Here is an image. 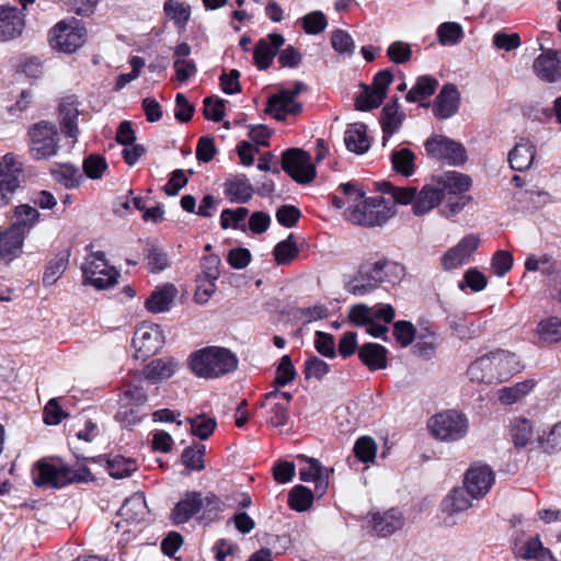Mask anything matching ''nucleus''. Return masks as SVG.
<instances>
[{"label":"nucleus","instance_id":"nucleus-1","mask_svg":"<svg viewBox=\"0 0 561 561\" xmlns=\"http://www.w3.org/2000/svg\"><path fill=\"white\" fill-rule=\"evenodd\" d=\"M522 368L516 354L497 350L472 362L467 368V376L473 382L491 385L507 380Z\"/></svg>","mask_w":561,"mask_h":561},{"label":"nucleus","instance_id":"nucleus-2","mask_svg":"<svg viewBox=\"0 0 561 561\" xmlns=\"http://www.w3.org/2000/svg\"><path fill=\"white\" fill-rule=\"evenodd\" d=\"M238 357L226 347L207 346L190 356L192 371L201 378L214 379L234 371Z\"/></svg>","mask_w":561,"mask_h":561},{"label":"nucleus","instance_id":"nucleus-3","mask_svg":"<svg viewBox=\"0 0 561 561\" xmlns=\"http://www.w3.org/2000/svg\"><path fill=\"white\" fill-rule=\"evenodd\" d=\"M93 480L90 469L81 466L73 469L69 466H56L46 461H38L33 473V481L42 488H62L70 483H82Z\"/></svg>","mask_w":561,"mask_h":561},{"label":"nucleus","instance_id":"nucleus-4","mask_svg":"<svg viewBox=\"0 0 561 561\" xmlns=\"http://www.w3.org/2000/svg\"><path fill=\"white\" fill-rule=\"evenodd\" d=\"M28 154L33 160H49L60 149V134L57 125L49 121H39L27 129Z\"/></svg>","mask_w":561,"mask_h":561},{"label":"nucleus","instance_id":"nucleus-5","mask_svg":"<svg viewBox=\"0 0 561 561\" xmlns=\"http://www.w3.org/2000/svg\"><path fill=\"white\" fill-rule=\"evenodd\" d=\"M397 268V264L385 259L363 263L357 274L346 284V289L355 296L370 294L381 284L391 282L390 273Z\"/></svg>","mask_w":561,"mask_h":561},{"label":"nucleus","instance_id":"nucleus-6","mask_svg":"<svg viewBox=\"0 0 561 561\" xmlns=\"http://www.w3.org/2000/svg\"><path fill=\"white\" fill-rule=\"evenodd\" d=\"M87 39V30L77 19L59 21L48 33V42L53 49L72 54L83 46Z\"/></svg>","mask_w":561,"mask_h":561},{"label":"nucleus","instance_id":"nucleus-7","mask_svg":"<svg viewBox=\"0 0 561 561\" xmlns=\"http://www.w3.org/2000/svg\"><path fill=\"white\" fill-rule=\"evenodd\" d=\"M393 215V205L381 196L370 197L364 204L348 208L346 211L348 221L366 227L382 226Z\"/></svg>","mask_w":561,"mask_h":561},{"label":"nucleus","instance_id":"nucleus-8","mask_svg":"<svg viewBox=\"0 0 561 561\" xmlns=\"http://www.w3.org/2000/svg\"><path fill=\"white\" fill-rule=\"evenodd\" d=\"M428 428L437 439L456 442L467 435L468 420L458 411L447 410L435 414L428 422Z\"/></svg>","mask_w":561,"mask_h":561},{"label":"nucleus","instance_id":"nucleus-9","mask_svg":"<svg viewBox=\"0 0 561 561\" xmlns=\"http://www.w3.org/2000/svg\"><path fill=\"white\" fill-rule=\"evenodd\" d=\"M84 284L98 289H105L116 284L119 273L114 266H110L102 251L93 252L87 256L82 265Z\"/></svg>","mask_w":561,"mask_h":561},{"label":"nucleus","instance_id":"nucleus-10","mask_svg":"<svg viewBox=\"0 0 561 561\" xmlns=\"http://www.w3.org/2000/svg\"><path fill=\"white\" fill-rule=\"evenodd\" d=\"M283 170L297 183L308 184L316 178V167L310 154L299 148H290L283 152Z\"/></svg>","mask_w":561,"mask_h":561},{"label":"nucleus","instance_id":"nucleus-11","mask_svg":"<svg viewBox=\"0 0 561 561\" xmlns=\"http://www.w3.org/2000/svg\"><path fill=\"white\" fill-rule=\"evenodd\" d=\"M165 343V336L159 324L144 322L134 334L133 345L136 358L145 360L154 355Z\"/></svg>","mask_w":561,"mask_h":561},{"label":"nucleus","instance_id":"nucleus-12","mask_svg":"<svg viewBox=\"0 0 561 561\" xmlns=\"http://www.w3.org/2000/svg\"><path fill=\"white\" fill-rule=\"evenodd\" d=\"M305 89L302 82H296L294 89H284L279 93L268 99L266 113L273 115L276 119L283 121L288 114H298L301 111V104L295 100L297 95Z\"/></svg>","mask_w":561,"mask_h":561},{"label":"nucleus","instance_id":"nucleus-13","mask_svg":"<svg viewBox=\"0 0 561 561\" xmlns=\"http://www.w3.org/2000/svg\"><path fill=\"white\" fill-rule=\"evenodd\" d=\"M541 54L533 62L535 76L547 83L561 81V53L539 45Z\"/></svg>","mask_w":561,"mask_h":561},{"label":"nucleus","instance_id":"nucleus-14","mask_svg":"<svg viewBox=\"0 0 561 561\" xmlns=\"http://www.w3.org/2000/svg\"><path fill=\"white\" fill-rule=\"evenodd\" d=\"M427 153L438 160H447L451 164H462L466 161V150L459 142L445 136H433L425 142Z\"/></svg>","mask_w":561,"mask_h":561},{"label":"nucleus","instance_id":"nucleus-15","mask_svg":"<svg viewBox=\"0 0 561 561\" xmlns=\"http://www.w3.org/2000/svg\"><path fill=\"white\" fill-rule=\"evenodd\" d=\"M495 480L494 473L485 465L471 466L465 476V489L471 499L483 497L491 489Z\"/></svg>","mask_w":561,"mask_h":561},{"label":"nucleus","instance_id":"nucleus-16","mask_svg":"<svg viewBox=\"0 0 561 561\" xmlns=\"http://www.w3.org/2000/svg\"><path fill=\"white\" fill-rule=\"evenodd\" d=\"M480 238L477 234L463 237L455 247L450 248L442 257L445 271H451L466 264L471 254L478 249Z\"/></svg>","mask_w":561,"mask_h":561},{"label":"nucleus","instance_id":"nucleus-17","mask_svg":"<svg viewBox=\"0 0 561 561\" xmlns=\"http://www.w3.org/2000/svg\"><path fill=\"white\" fill-rule=\"evenodd\" d=\"M23 3L22 10L10 4L0 5V42H9L19 37L24 30L23 10L26 9Z\"/></svg>","mask_w":561,"mask_h":561},{"label":"nucleus","instance_id":"nucleus-18","mask_svg":"<svg viewBox=\"0 0 561 561\" xmlns=\"http://www.w3.org/2000/svg\"><path fill=\"white\" fill-rule=\"evenodd\" d=\"M298 459L309 465L307 469L299 471L300 480L305 482L316 481V492L320 495L324 494L329 486L330 473L333 472V469H328L318 459L305 455L298 456Z\"/></svg>","mask_w":561,"mask_h":561},{"label":"nucleus","instance_id":"nucleus-19","mask_svg":"<svg viewBox=\"0 0 561 561\" xmlns=\"http://www.w3.org/2000/svg\"><path fill=\"white\" fill-rule=\"evenodd\" d=\"M176 296L178 289L173 284L156 287L146 299L145 308L150 313L167 312L171 309Z\"/></svg>","mask_w":561,"mask_h":561},{"label":"nucleus","instance_id":"nucleus-20","mask_svg":"<svg viewBox=\"0 0 561 561\" xmlns=\"http://www.w3.org/2000/svg\"><path fill=\"white\" fill-rule=\"evenodd\" d=\"M25 234L18 227H9L0 232V259L5 263L13 261L22 253Z\"/></svg>","mask_w":561,"mask_h":561},{"label":"nucleus","instance_id":"nucleus-21","mask_svg":"<svg viewBox=\"0 0 561 561\" xmlns=\"http://www.w3.org/2000/svg\"><path fill=\"white\" fill-rule=\"evenodd\" d=\"M444 193L439 188L436 180L422 187L415 193L413 203V213L416 216H423L436 207L444 198Z\"/></svg>","mask_w":561,"mask_h":561},{"label":"nucleus","instance_id":"nucleus-22","mask_svg":"<svg viewBox=\"0 0 561 561\" xmlns=\"http://www.w3.org/2000/svg\"><path fill=\"white\" fill-rule=\"evenodd\" d=\"M459 92L454 84H445L435 99L433 111L440 118L451 117L459 106Z\"/></svg>","mask_w":561,"mask_h":561},{"label":"nucleus","instance_id":"nucleus-23","mask_svg":"<svg viewBox=\"0 0 561 561\" xmlns=\"http://www.w3.org/2000/svg\"><path fill=\"white\" fill-rule=\"evenodd\" d=\"M370 524L377 535L389 536L404 526V517L400 511L391 508L383 513L373 514Z\"/></svg>","mask_w":561,"mask_h":561},{"label":"nucleus","instance_id":"nucleus-24","mask_svg":"<svg viewBox=\"0 0 561 561\" xmlns=\"http://www.w3.org/2000/svg\"><path fill=\"white\" fill-rule=\"evenodd\" d=\"M203 506L204 501L199 492H186L184 497L173 508L171 519L174 524H184L198 513Z\"/></svg>","mask_w":561,"mask_h":561},{"label":"nucleus","instance_id":"nucleus-25","mask_svg":"<svg viewBox=\"0 0 561 561\" xmlns=\"http://www.w3.org/2000/svg\"><path fill=\"white\" fill-rule=\"evenodd\" d=\"M284 37L280 34L273 33L266 39H261L254 49V61L260 69L270 67L278 48L284 44Z\"/></svg>","mask_w":561,"mask_h":561},{"label":"nucleus","instance_id":"nucleus-26","mask_svg":"<svg viewBox=\"0 0 561 561\" xmlns=\"http://www.w3.org/2000/svg\"><path fill=\"white\" fill-rule=\"evenodd\" d=\"M78 102L72 98L65 99L59 105V124L61 131L70 137L77 138L79 134L78 117H79Z\"/></svg>","mask_w":561,"mask_h":561},{"label":"nucleus","instance_id":"nucleus-27","mask_svg":"<svg viewBox=\"0 0 561 561\" xmlns=\"http://www.w3.org/2000/svg\"><path fill=\"white\" fill-rule=\"evenodd\" d=\"M404 118L405 114L400 111L397 98L382 108L380 117V124L385 135L382 138V146H386L388 138L399 130Z\"/></svg>","mask_w":561,"mask_h":561},{"label":"nucleus","instance_id":"nucleus-28","mask_svg":"<svg viewBox=\"0 0 561 561\" xmlns=\"http://www.w3.org/2000/svg\"><path fill=\"white\" fill-rule=\"evenodd\" d=\"M536 156L535 145L526 139L517 142L508 153V162L513 170L526 171L534 162Z\"/></svg>","mask_w":561,"mask_h":561},{"label":"nucleus","instance_id":"nucleus-29","mask_svg":"<svg viewBox=\"0 0 561 561\" xmlns=\"http://www.w3.org/2000/svg\"><path fill=\"white\" fill-rule=\"evenodd\" d=\"M367 126L363 123L348 125L344 133V144L347 150L357 154H363L370 148V142L366 136Z\"/></svg>","mask_w":561,"mask_h":561},{"label":"nucleus","instance_id":"nucleus-30","mask_svg":"<svg viewBox=\"0 0 561 561\" xmlns=\"http://www.w3.org/2000/svg\"><path fill=\"white\" fill-rule=\"evenodd\" d=\"M358 357L370 370L387 367V350L380 344H363L358 350Z\"/></svg>","mask_w":561,"mask_h":561},{"label":"nucleus","instance_id":"nucleus-31","mask_svg":"<svg viewBox=\"0 0 561 561\" xmlns=\"http://www.w3.org/2000/svg\"><path fill=\"white\" fill-rule=\"evenodd\" d=\"M179 367V362L173 357H163L150 362L144 369L148 380L158 381L171 378Z\"/></svg>","mask_w":561,"mask_h":561},{"label":"nucleus","instance_id":"nucleus-32","mask_svg":"<svg viewBox=\"0 0 561 561\" xmlns=\"http://www.w3.org/2000/svg\"><path fill=\"white\" fill-rule=\"evenodd\" d=\"M225 193L232 202L247 203L252 198L254 190L244 175H239L226 182Z\"/></svg>","mask_w":561,"mask_h":561},{"label":"nucleus","instance_id":"nucleus-33","mask_svg":"<svg viewBox=\"0 0 561 561\" xmlns=\"http://www.w3.org/2000/svg\"><path fill=\"white\" fill-rule=\"evenodd\" d=\"M436 182L444 194L445 192L449 194L462 193L471 186V179L456 171L444 173L436 179Z\"/></svg>","mask_w":561,"mask_h":561},{"label":"nucleus","instance_id":"nucleus-34","mask_svg":"<svg viewBox=\"0 0 561 561\" xmlns=\"http://www.w3.org/2000/svg\"><path fill=\"white\" fill-rule=\"evenodd\" d=\"M525 268L528 272L540 271L549 278V280L560 274L558 263L548 254H542L540 256H536L534 254L529 255L526 259Z\"/></svg>","mask_w":561,"mask_h":561},{"label":"nucleus","instance_id":"nucleus-35","mask_svg":"<svg viewBox=\"0 0 561 561\" xmlns=\"http://www.w3.org/2000/svg\"><path fill=\"white\" fill-rule=\"evenodd\" d=\"M466 489H454L442 502V511L454 515L467 511L472 506Z\"/></svg>","mask_w":561,"mask_h":561},{"label":"nucleus","instance_id":"nucleus-36","mask_svg":"<svg viewBox=\"0 0 561 561\" xmlns=\"http://www.w3.org/2000/svg\"><path fill=\"white\" fill-rule=\"evenodd\" d=\"M536 335L540 342L557 343L561 341V319L558 317H548L538 322Z\"/></svg>","mask_w":561,"mask_h":561},{"label":"nucleus","instance_id":"nucleus-37","mask_svg":"<svg viewBox=\"0 0 561 561\" xmlns=\"http://www.w3.org/2000/svg\"><path fill=\"white\" fill-rule=\"evenodd\" d=\"M393 170L403 175L411 176L415 171V154L409 148L393 150L391 153Z\"/></svg>","mask_w":561,"mask_h":561},{"label":"nucleus","instance_id":"nucleus-38","mask_svg":"<svg viewBox=\"0 0 561 561\" xmlns=\"http://www.w3.org/2000/svg\"><path fill=\"white\" fill-rule=\"evenodd\" d=\"M416 343L413 346V352L420 357L430 358L435 354L436 350V334L428 328L420 329L415 335Z\"/></svg>","mask_w":561,"mask_h":561},{"label":"nucleus","instance_id":"nucleus-39","mask_svg":"<svg viewBox=\"0 0 561 561\" xmlns=\"http://www.w3.org/2000/svg\"><path fill=\"white\" fill-rule=\"evenodd\" d=\"M14 215L16 220L11 225V227L20 228L23 234H26V232H28L39 219L38 210L27 204L16 206Z\"/></svg>","mask_w":561,"mask_h":561},{"label":"nucleus","instance_id":"nucleus-40","mask_svg":"<svg viewBox=\"0 0 561 561\" xmlns=\"http://www.w3.org/2000/svg\"><path fill=\"white\" fill-rule=\"evenodd\" d=\"M299 254V249L294 234L290 233L286 240L278 242L274 250L273 255L278 265H287L293 262Z\"/></svg>","mask_w":561,"mask_h":561},{"label":"nucleus","instance_id":"nucleus-41","mask_svg":"<svg viewBox=\"0 0 561 561\" xmlns=\"http://www.w3.org/2000/svg\"><path fill=\"white\" fill-rule=\"evenodd\" d=\"M121 515L127 519L138 522L147 513L146 500L141 494H134L125 501L121 507Z\"/></svg>","mask_w":561,"mask_h":561},{"label":"nucleus","instance_id":"nucleus-42","mask_svg":"<svg viewBox=\"0 0 561 561\" xmlns=\"http://www.w3.org/2000/svg\"><path fill=\"white\" fill-rule=\"evenodd\" d=\"M535 383L533 380H525L518 382L512 387H505L499 390V400L503 404H514L523 397H525L533 388Z\"/></svg>","mask_w":561,"mask_h":561},{"label":"nucleus","instance_id":"nucleus-43","mask_svg":"<svg viewBox=\"0 0 561 561\" xmlns=\"http://www.w3.org/2000/svg\"><path fill=\"white\" fill-rule=\"evenodd\" d=\"M438 81L431 76H422L417 79L415 85L407 93L405 99L409 102H416L421 98L434 94Z\"/></svg>","mask_w":561,"mask_h":561},{"label":"nucleus","instance_id":"nucleus-44","mask_svg":"<svg viewBox=\"0 0 561 561\" xmlns=\"http://www.w3.org/2000/svg\"><path fill=\"white\" fill-rule=\"evenodd\" d=\"M187 422L191 425V433L199 439H207L216 428V420L205 414H197L188 417Z\"/></svg>","mask_w":561,"mask_h":561},{"label":"nucleus","instance_id":"nucleus-45","mask_svg":"<svg viewBox=\"0 0 561 561\" xmlns=\"http://www.w3.org/2000/svg\"><path fill=\"white\" fill-rule=\"evenodd\" d=\"M136 469V462L130 458L114 456L107 460L108 474L114 479L129 477Z\"/></svg>","mask_w":561,"mask_h":561},{"label":"nucleus","instance_id":"nucleus-46","mask_svg":"<svg viewBox=\"0 0 561 561\" xmlns=\"http://www.w3.org/2000/svg\"><path fill=\"white\" fill-rule=\"evenodd\" d=\"M205 445L194 444L185 448L182 453V463L193 471H202L205 468L204 463Z\"/></svg>","mask_w":561,"mask_h":561},{"label":"nucleus","instance_id":"nucleus-47","mask_svg":"<svg viewBox=\"0 0 561 561\" xmlns=\"http://www.w3.org/2000/svg\"><path fill=\"white\" fill-rule=\"evenodd\" d=\"M313 497L312 491L307 486L296 485L289 492L288 504L293 510L304 512L311 506Z\"/></svg>","mask_w":561,"mask_h":561},{"label":"nucleus","instance_id":"nucleus-48","mask_svg":"<svg viewBox=\"0 0 561 561\" xmlns=\"http://www.w3.org/2000/svg\"><path fill=\"white\" fill-rule=\"evenodd\" d=\"M511 434L515 446L524 447L533 439V426L526 419H515L512 423Z\"/></svg>","mask_w":561,"mask_h":561},{"label":"nucleus","instance_id":"nucleus-49","mask_svg":"<svg viewBox=\"0 0 561 561\" xmlns=\"http://www.w3.org/2000/svg\"><path fill=\"white\" fill-rule=\"evenodd\" d=\"M331 45L337 54L344 57H352L355 54L356 45L346 31H333L331 34Z\"/></svg>","mask_w":561,"mask_h":561},{"label":"nucleus","instance_id":"nucleus-50","mask_svg":"<svg viewBox=\"0 0 561 561\" xmlns=\"http://www.w3.org/2000/svg\"><path fill=\"white\" fill-rule=\"evenodd\" d=\"M437 37L442 45H456L463 37L462 26L457 22H444L437 28Z\"/></svg>","mask_w":561,"mask_h":561},{"label":"nucleus","instance_id":"nucleus-51","mask_svg":"<svg viewBox=\"0 0 561 561\" xmlns=\"http://www.w3.org/2000/svg\"><path fill=\"white\" fill-rule=\"evenodd\" d=\"M380 190L383 193L389 194L392 197V199H393V203H391L392 205L394 203L408 205L410 203L413 204L415 201L416 190L414 187H398V186L392 185L389 182H383L380 185Z\"/></svg>","mask_w":561,"mask_h":561},{"label":"nucleus","instance_id":"nucleus-52","mask_svg":"<svg viewBox=\"0 0 561 561\" xmlns=\"http://www.w3.org/2000/svg\"><path fill=\"white\" fill-rule=\"evenodd\" d=\"M55 180L66 187H77L80 184L79 169L71 164H60L53 170Z\"/></svg>","mask_w":561,"mask_h":561},{"label":"nucleus","instance_id":"nucleus-53","mask_svg":"<svg viewBox=\"0 0 561 561\" xmlns=\"http://www.w3.org/2000/svg\"><path fill=\"white\" fill-rule=\"evenodd\" d=\"M249 210L245 207H238L237 209H224L220 215V226L222 229L230 227L245 231V226L240 225L248 216Z\"/></svg>","mask_w":561,"mask_h":561},{"label":"nucleus","instance_id":"nucleus-54","mask_svg":"<svg viewBox=\"0 0 561 561\" xmlns=\"http://www.w3.org/2000/svg\"><path fill=\"white\" fill-rule=\"evenodd\" d=\"M386 96L377 92L371 85H365L363 92L356 99V108L370 111L381 105Z\"/></svg>","mask_w":561,"mask_h":561},{"label":"nucleus","instance_id":"nucleus-55","mask_svg":"<svg viewBox=\"0 0 561 561\" xmlns=\"http://www.w3.org/2000/svg\"><path fill=\"white\" fill-rule=\"evenodd\" d=\"M353 451L360 461L369 462L376 457L377 444L373 437L362 436L356 440Z\"/></svg>","mask_w":561,"mask_h":561},{"label":"nucleus","instance_id":"nucleus-56","mask_svg":"<svg viewBox=\"0 0 561 561\" xmlns=\"http://www.w3.org/2000/svg\"><path fill=\"white\" fill-rule=\"evenodd\" d=\"M296 375L297 373L290 357L288 355H284L277 366L274 383L277 387H284L295 380Z\"/></svg>","mask_w":561,"mask_h":561},{"label":"nucleus","instance_id":"nucleus-57","mask_svg":"<svg viewBox=\"0 0 561 561\" xmlns=\"http://www.w3.org/2000/svg\"><path fill=\"white\" fill-rule=\"evenodd\" d=\"M147 401V394L142 387L128 385L121 396V404L125 408L139 407Z\"/></svg>","mask_w":561,"mask_h":561},{"label":"nucleus","instance_id":"nucleus-58","mask_svg":"<svg viewBox=\"0 0 561 561\" xmlns=\"http://www.w3.org/2000/svg\"><path fill=\"white\" fill-rule=\"evenodd\" d=\"M164 12L179 27H183L191 15L190 5L184 2H165Z\"/></svg>","mask_w":561,"mask_h":561},{"label":"nucleus","instance_id":"nucleus-59","mask_svg":"<svg viewBox=\"0 0 561 561\" xmlns=\"http://www.w3.org/2000/svg\"><path fill=\"white\" fill-rule=\"evenodd\" d=\"M416 330L410 321L400 320L393 323V336L402 346H409L416 335Z\"/></svg>","mask_w":561,"mask_h":561},{"label":"nucleus","instance_id":"nucleus-60","mask_svg":"<svg viewBox=\"0 0 561 561\" xmlns=\"http://www.w3.org/2000/svg\"><path fill=\"white\" fill-rule=\"evenodd\" d=\"M82 168L88 178L99 180L107 169V162L102 156L91 154L84 159Z\"/></svg>","mask_w":561,"mask_h":561},{"label":"nucleus","instance_id":"nucleus-61","mask_svg":"<svg viewBox=\"0 0 561 561\" xmlns=\"http://www.w3.org/2000/svg\"><path fill=\"white\" fill-rule=\"evenodd\" d=\"M68 260L65 256H58L51 260L44 273L43 283L46 286L54 285L67 268Z\"/></svg>","mask_w":561,"mask_h":561},{"label":"nucleus","instance_id":"nucleus-62","mask_svg":"<svg viewBox=\"0 0 561 561\" xmlns=\"http://www.w3.org/2000/svg\"><path fill=\"white\" fill-rule=\"evenodd\" d=\"M304 30L307 34H318L325 30L328 22L320 11H313L302 18Z\"/></svg>","mask_w":561,"mask_h":561},{"label":"nucleus","instance_id":"nucleus-63","mask_svg":"<svg viewBox=\"0 0 561 561\" xmlns=\"http://www.w3.org/2000/svg\"><path fill=\"white\" fill-rule=\"evenodd\" d=\"M513 266V255L506 250H499L494 253L491 267L496 276H504Z\"/></svg>","mask_w":561,"mask_h":561},{"label":"nucleus","instance_id":"nucleus-64","mask_svg":"<svg viewBox=\"0 0 561 561\" xmlns=\"http://www.w3.org/2000/svg\"><path fill=\"white\" fill-rule=\"evenodd\" d=\"M329 370L330 367L324 360L317 356H311L305 363L304 374L306 379L314 378L320 380L329 373Z\"/></svg>","mask_w":561,"mask_h":561}]
</instances>
